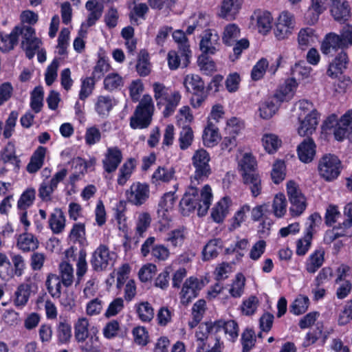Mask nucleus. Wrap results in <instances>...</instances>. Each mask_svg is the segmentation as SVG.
I'll use <instances>...</instances> for the list:
<instances>
[{
    "label": "nucleus",
    "mask_w": 352,
    "mask_h": 352,
    "mask_svg": "<svg viewBox=\"0 0 352 352\" xmlns=\"http://www.w3.org/2000/svg\"><path fill=\"white\" fill-rule=\"evenodd\" d=\"M14 276V269L7 256L0 254V277L2 280H9Z\"/></svg>",
    "instance_id": "nucleus-44"
},
{
    "label": "nucleus",
    "mask_w": 352,
    "mask_h": 352,
    "mask_svg": "<svg viewBox=\"0 0 352 352\" xmlns=\"http://www.w3.org/2000/svg\"><path fill=\"white\" fill-rule=\"evenodd\" d=\"M324 251L322 248L316 250L306 262V270L309 273H315L323 264Z\"/></svg>",
    "instance_id": "nucleus-31"
},
{
    "label": "nucleus",
    "mask_w": 352,
    "mask_h": 352,
    "mask_svg": "<svg viewBox=\"0 0 352 352\" xmlns=\"http://www.w3.org/2000/svg\"><path fill=\"white\" fill-rule=\"evenodd\" d=\"M241 173H252L257 172L256 170V162L254 157L250 153H245L239 163Z\"/></svg>",
    "instance_id": "nucleus-54"
},
{
    "label": "nucleus",
    "mask_w": 352,
    "mask_h": 352,
    "mask_svg": "<svg viewBox=\"0 0 352 352\" xmlns=\"http://www.w3.org/2000/svg\"><path fill=\"white\" fill-rule=\"evenodd\" d=\"M1 160L4 164H11L14 169L20 167L21 160L16 155V148L12 142H9L1 153Z\"/></svg>",
    "instance_id": "nucleus-25"
},
{
    "label": "nucleus",
    "mask_w": 352,
    "mask_h": 352,
    "mask_svg": "<svg viewBox=\"0 0 352 352\" xmlns=\"http://www.w3.org/2000/svg\"><path fill=\"white\" fill-rule=\"evenodd\" d=\"M128 202L136 206L145 204L150 197L149 185L144 182H133L125 192Z\"/></svg>",
    "instance_id": "nucleus-9"
},
{
    "label": "nucleus",
    "mask_w": 352,
    "mask_h": 352,
    "mask_svg": "<svg viewBox=\"0 0 352 352\" xmlns=\"http://www.w3.org/2000/svg\"><path fill=\"white\" fill-rule=\"evenodd\" d=\"M184 85L187 91L194 94L191 98L192 105L195 108L199 107L206 97L205 85L201 78L197 74H188L184 79Z\"/></svg>",
    "instance_id": "nucleus-6"
},
{
    "label": "nucleus",
    "mask_w": 352,
    "mask_h": 352,
    "mask_svg": "<svg viewBox=\"0 0 352 352\" xmlns=\"http://www.w3.org/2000/svg\"><path fill=\"white\" fill-rule=\"evenodd\" d=\"M14 30L17 41L19 36H21V47L25 52L26 56L29 59L32 58L41 44V40L36 36L34 28L21 24L16 26Z\"/></svg>",
    "instance_id": "nucleus-3"
},
{
    "label": "nucleus",
    "mask_w": 352,
    "mask_h": 352,
    "mask_svg": "<svg viewBox=\"0 0 352 352\" xmlns=\"http://www.w3.org/2000/svg\"><path fill=\"white\" fill-rule=\"evenodd\" d=\"M231 201L228 197L222 198L212 208L211 217L217 223H221L229 212Z\"/></svg>",
    "instance_id": "nucleus-27"
},
{
    "label": "nucleus",
    "mask_w": 352,
    "mask_h": 352,
    "mask_svg": "<svg viewBox=\"0 0 352 352\" xmlns=\"http://www.w3.org/2000/svg\"><path fill=\"white\" fill-rule=\"evenodd\" d=\"M136 70L141 76H148L151 72V64L148 60V54L145 51H141L139 54Z\"/></svg>",
    "instance_id": "nucleus-52"
},
{
    "label": "nucleus",
    "mask_w": 352,
    "mask_h": 352,
    "mask_svg": "<svg viewBox=\"0 0 352 352\" xmlns=\"http://www.w3.org/2000/svg\"><path fill=\"white\" fill-rule=\"evenodd\" d=\"M43 100V91L41 87L34 88L31 96L30 105L35 113H38L41 110Z\"/></svg>",
    "instance_id": "nucleus-61"
},
{
    "label": "nucleus",
    "mask_w": 352,
    "mask_h": 352,
    "mask_svg": "<svg viewBox=\"0 0 352 352\" xmlns=\"http://www.w3.org/2000/svg\"><path fill=\"white\" fill-rule=\"evenodd\" d=\"M136 166L135 160L133 158L127 160L119 170L117 182L120 186H124L131 177Z\"/></svg>",
    "instance_id": "nucleus-37"
},
{
    "label": "nucleus",
    "mask_w": 352,
    "mask_h": 352,
    "mask_svg": "<svg viewBox=\"0 0 352 352\" xmlns=\"http://www.w3.org/2000/svg\"><path fill=\"white\" fill-rule=\"evenodd\" d=\"M345 45L340 39V36L333 32L326 35L321 44L320 50L325 55H333L338 50H343Z\"/></svg>",
    "instance_id": "nucleus-15"
},
{
    "label": "nucleus",
    "mask_w": 352,
    "mask_h": 352,
    "mask_svg": "<svg viewBox=\"0 0 352 352\" xmlns=\"http://www.w3.org/2000/svg\"><path fill=\"white\" fill-rule=\"evenodd\" d=\"M122 160L121 151L117 147L108 148L102 160V166L105 172L111 173L116 170Z\"/></svg>",
    "instance_id": "nucleus-13"
},
{
    "label": "nucleus",
    "mask_w": 352,
    "mask_h": 352,
    "mask_svg": "<svg viewBox=\"0 0 352 352\" xmlns=\"http://www.w3.org/2000/svg\"><path fill=\"white\" fill-rule=\"evenodd\" d=\"M318 116H316V113H308L305 118L300 120V125L298 128V133L300 136H307L312 135L316 131L318 124Z\"/></svg>",
    "instance_id": "nucleus-18"
},
{
    "label": "nucleus",
    "mask_w": 352,
    "mask_h": 352,
    "mask_svg": "<svg viewBox=\"0 0 352 352\" xmlns=\"http://www.w3.org/2000/svg\"><path fill=\"white\" fill-rule=\"evenodd\" d=\"M174 173L175 171L171 168L159 166L151 177V182L155 185H158L160 182H168L173 179Z\"/></svg>",
    "instance_id": "nucleus-41"
},
{
    "label": "nucleus",
    "mask_w": 352,
    "mask_h": 352,
    "mask_svg": "<svg viewBox=\"0 0 352 352\" xmlns=\"http://www.w3.org/2000/svg\"><path fill=\"white\" fill-rule=\"evenodd\" d=\"M244 184L250 190L254 197L258 196L262 190V184L258 172L241 173Z\"/></svg>",
    "instance_id": "nucleus-22"
},
{
    "label": "nucleus",
    "mask_w": 352,
    "mask_h": 352,
    "mask_svg": "<svg viewBox=\"0 0 352 352\" xmlns=\"http://www.w3.org/2000/svg\"><path fill=\"white\" fill-rule=\"evenodd\" d=\"M49 226L54 234L63 232L65 226V217L60 208H55L49 219Z\"/></svg>",
    "instance_id": "nucleus-29"
},
{
    "label": "nucleus",
    "mask_w": 352,
    "mask_h": 352,
    "mask_svg": "<svg viewBox=\"0 0 352 352\" xmlns=\"http://www.w3.org/2000/svg\"><path fill=\"white\" fill-rule=\"evenodd\" d=\"M312 226L307 228L305 236L296 241V254L299 256H304L311 247L312 241Z\"/></svg>",
    "instance_id": "nucleus-42"
},
{
    "label": "nucleus",
    "mask_w": 352,
    "mask_h": 352,
    "mask_svg": "<svg viewBox=\"0 0 352 352\" xmlns=\"http://www.w3.org/2000/svg\"><path fill=\"white\" fill-rule=\"evenodd\" d=\"M243 2V0H223L219 16L228 20L234 19L242 7Z\"/></svg>",
    "instance_id": "nucleus-16"
},
{
    "label": "nucleus",
    "mask_w": 352,
    "mask_h": 352,
    "mask_svg": "<svg viewBox=\"0 0 352 352\" xmlns=\"http://www.w3.org/2000/svg\"><path fill=\"white\" fill-rule=\"evenodd\" d=\"M278 105L273 100H267L261 104L259 107V116L261 118L270 119L276 112Z\"/></svg>",
    "instance_id": "nucleus-57"
},
{
    "label": "nucleus",
    "mask_w": 352,
    "mask_h": 352,
    "mask_svg": "<svg viewBox=\"0 0 352 352\" xmlns=\"http://www.w3.org/2000/svg\"><path fill=\"white\" fill-rule=\"evenodd\" d=\"M300 160L304 163L311 162L316 155V144L314 140L307 138L301 142L297 148Z\"/></svg>",
    "instance_id": "nucleus-19"
},
{
    "label": "nucleus",
    "mask_w": 352,
    "mask_h": 352,
    "mask_svg": "<svg viewBox=\"0 0 352 352\" xmlns=\"http://www.w3.org/2000/svg\"><path fill=\"white\" fill-rule=\"evenodd\" d=\"M352 236V221L345 217L342 223L326 232L324 242L330 244L340 237H351Z\"/></svg>",
    "instance_id": "nucleus-12"
},
{
    "label": "nucleus",
    "mask_w": 352,
    "mask_h": 352,
    "mask_svg": "<svg viewBox=\"0 0 352 352\" xmlns=\"http://www.w3.org/2000/svg\"><path fill=\"white\" fill-rule=\"evenodd\" d=\"M268 61L265 58H261L253 67L251 77L253 80H258L262 78L268 67Z\"/></svg>",
    "instance_id": "nucleus-64"
},
{
    "label": "nucleus",
    "mask_w": 352,
    "mask_h": 352,
    "mask_svg": "<svg viewBox=\"0 0 352 352\" xmlns=\"http://www.w3.org/2000/svg\"><path fill=\"white\" fill-rule=\"evenodd\" d=\"M115 259L116 254L106 245L100 244L92 253L90 263L94 271L102 272L113 265Z\"/></svg>",
    "instance_id": "nucleus-8"
},
{
    "label": "nucleus",
    "mask_w": 352,
    "mask_h": 352,
    "mask_svg": "<svg viewBox=\"0 0 352 352\" xmlns=\"http://www.w3.org/2000/svg\"><path fill=\"white\" fill-rule=\"evenodd\" d=\"M186 239V230L184 228L170 231L166 239V241L175 248L180 247Z\"/></svg>",
    "instance_id": "nucleus-50"
},
{
    "label": "nucleus",
    "mask_w": 352,
    "mask_h": 352,
    "mask_svg": "<svg viewBox=\"0 0 352 352\" xmlns=\"http://www.w3.org/2000/svg\"><path fill=\"white\" fill-rule=\"evenodd\" d=\"M196 184L197 182L190 184L179 204L184 214L197 209L198 214L204 216L207 213L211 204L212 190L208 185H206L199 194L195 187Z\"/></svg>",
    "instance_id": "nucleus-1"
},
{
    "label": "nucleus",
    "mask_w": 352,
    "mask_h": 352,
    "mask_svg": "<svg viewBox=\"0 0 352 352\" xmlns=\"http://www.w3.org/2000/svg\"><path fill=\"white\" fill-rule=\"evenodd\" d=\"M240 29L235 23H230L224 28L222 40L225 45L230 46L238 41L240 36Z\"/></svg>",
    "instance_id": "nucleus-36"
},
{
    "label": "nucleus",
    "mask_w": 352,
    "mask_h": 352,
    "mask_svg": "<svg viewBox=\"0 0 352 352\" xmlns=\"http://www.w3.org/2000/svg\"><path fill=\"white\" fill-rule=\"evenodd\" d=\"M123 85L122 78L118 74H108L104 80V87L109 91L120 89Z\"/></svg>",
    "instance_id": "nucleus-55"
},
{
    "label": "nucleus",
    "mask_w": 352,
    "mask_h": 352,
    "mask_svg": "<svg viewBox=\"0 0 352 352\" xmlns=\"http://www.w3.org/2000/svg\"><path fill=\"white\" fill-rule=\"evenodd\" d=\"M331 12L335 20L346 21L350 16V7L346 1H331Z\"/></svg>",
    "instance_id": "nucleus-26"
},
{
    "label": "nucleus",
    "mask_w": 352,
    "mask_h": 352,
    "mask_svg": "<svg viewBox=\"0 0 352 352\" xmlns=\"http://www.w3.org/2000/svg\"><path fill=\"white\" fill-rule=\"evenodd\" d=\"M297 85L295 79H287L277 91L274 98L280 102L290 100L294 96Z\"/></svg>",
    "instance_id": "nucleus-21"
},
{
    "label": "nucleus",
    "mask_w": 352,
    "mask_h": 352,
    "mask_svg": "<svg viewBox=\"0 0 352 352\" xmlns=\"http://www.w3.org/2000/svg\"><path fill=\"white\" fill-rule=\"evenodd\" d=\"M222 249V242L219 239L210 240L204 246L203 256L204 260H210L217 256Z\"/></svg>",
    "instance_id": "nucleus-39"
},
{
    "label": "nucleus",
    "mask_w": 352,
    "mask_h": 352,
    "mask_svg": "<svg viewBox=\"0 0 352 352\" xmlns=\"http://www.w3.org/2000/svg\"><path fill=\"white\" fill-rule=\"evenodd\" d=\"M181 100V95L177 91H172L168 94V96L166 97L162 102V106H165V109L163 111L164 117H168L175 110L178 106Z\"/></svg>",
    "instance_id": "nucleus-35"
},
{
    "label": "nucleus",
    "mask_w": 352,
    "mask_h": 352,
    "mask_svg": "<svg viewBox=\"0 0 352 352\" xmlns=\"http://www.w3.org/2000/svg\"><path fill=\"white\" fill-rule=\"evenodd\" d=\"M62 282L59 276L54 274H48L45 285L47 289L53 298H59L61 294Z\"/></svg>",
    "instance_id": "nucleus-38"
},
{
    "label": "nucleus",
    "mask_w": 352,
    "mask_h": 352,
    "mask_svg": "<svg viewBox=\"0 0 352 352\" xmlns=\"http://www.w3.org/2000/svg\"><path fill=\"white\" fill-rule=\"evenodd\" d=\"M219 138L218 128L212 121H208L202 135L204 145L208 147H212L217 144Z\"/></svg>",
    "instance_id": "nucleus-30"
},
{
    "label": "nucleus",
    "mask_w": 352,
    "mask_h": 352,
    "mask_svg": "<svg viewBox=\"0 0 352 352\" xmlns=\"http://www.w3.org/2000/svg\"><path fill=\"white\" fill-rule=\"evenodd\" d=\"M59 277L63 285L66 287H70L74 280V272L72 265L67 261H63L59 264Z\"/></svg>",
    "instance_id": "nucleus-33"
},
{
    "label": "nucleus",
    "mask_w": 352,
    "mask_h": 352,
    "mask_svg": "<svg viewBox=\"0 0 352 352\" xmlns=\"http://www.w3.org/2000/svg\"><path fill=\"white\" fill-rule=\"evenodd\" d=\"M47 148L44 146H38L30 157V161L27 165V170L30 173L37 172L43 165Z\"/></svg>",
    "instance_id": "nucleus-24"
},
{
    "label": "nucleus",
    "mask_w": 352,
    "mask_h": 352,
    "mask_svg": "<svg viewBox=\"0 0 352 352\" xmlns=\"http://www.w3.org/2000/svg\"><path fill=\"white\" fill-rule=\"evenodd\" d=\"M89 320L85 317L79 318L74 324V337L78 342H84L89 338Z\"/></svg>",
    "instance_id": "nucleus-32"
},
{
    "label": "nucleus",
    "mask_w": 352,
    "mask_h": 352,
    "mask_svg": "<svg viewBox=\"0 0 352 352\" xmlns=\"http://www.w3.org/2000/svg\"><path fill=\"white\" fill-rule=\"evenodd\" d=\"M198 65L201 72L209 75L216 70L215 63L206 55H200L197 60Z\"/></svg>",
    "instance_id": "nucleus-63"
},
{
    "label": "nucleus",
    "mask_w": 352,
    "mask_h": 352,
    "mask_svg": "<svg viewBox=\"0 0 352 352\" xmlns=\"http://www.w3.org/2000/svg\"><path fill=\"white\" fill-rule=\"evenodd\" d=\"M316 38L314 30L312 28L301 29L298 34V47L301 50H305L311 43L314 42Z\"/></svg>",
    "instance_id": "nucleus-40"
},
{
    "label": "nucleus",
    "mask_w": 352,
    "mask_h": 352,
    "mask_svg": "<svg viewBox=\"0 0 352 352\" xmlns=\"http://www.w3.org/2000/svg\"><path fill=\"white\" fill-rule=\"evenodd\" d=\"M137 311L140 318L144 322L151 321L154 316V310L148 302L140 303Z\"/></svg>",
    "instance_id": "nucleus-62"
},
{
    "label": "nucleus",
    "mask_w": 352,
    "mask_h": 352,
    "mask_svg": "<svg viewBox=\"0 0 352 352\" xmlns=\"http://www.w3.org/2000/svg\"><path fill=\"white\" fill-rule=\"evenodd\" d=\"M220 47L219 36L213 30H206L201 36L199 50L203 55H213L219 51Z\"/></svg>",
    "instance_id": "nucleus-11"
},
{
    "label": "nucleus",
    "mask_w": 352,
    "mask_h": 352,
    "mask_svg": "<svg viewBox=\"0 0 352 352\" xmlns=\"http://www.w3.org/2000/svg\"><path fill=\"white\" fill-rule=\"evenodd\" d=\"M204 287V282L195 277L187 278L180 292V301L183 305H188L192 299L198 296L199 292Z\"/></svg>",
    "instance_id": "nucleus-10"
},
{
    "label": "nucleus",
    "mask_w": 352,
    "mask_h": 352,
    "mask_svg": "<svg viewBox=\"0 0 352 352\" xmlns=\"http://www.w3.org/2000/svg\"><path fill=\"white\" fill-rule=\"evenodd\" d=\"M148 6L145 3L135 4L129 14L132 23L138 25L139 19L145 20L146 14L148 13Z\"/></svg>",
    "instance_id": "nucleus-53"
},
{
    "label": "nucleus",
    "mask_w": 352,
    "mask_h": 352,
    "mask_svg": "<svg viewBox=\"0 0 352 352\" xmlns=\"http://www.w3.org/2000/svg\"><path fill=\"white\" fill-rule=\"evenodd\" d=\"M287 194L290 203L289 212L292 217L301 215L307 208V200L298 186L293 181L287 184Z\"/></svg>",
    "instance_id": "nucleus-7"
},
{
    "label": "nucleus",
    "mask_w": 352,
    "mask_h": 352,
    "mask_svg": "<svg viewBox=\"0 0 352 352\" xmlns=\"http://www.w3.org/2000/svg\"><path fill=\"white\" fill-rule=\"evenodd\" d=\"M153 89L157 106L158 108H161L162 107V101L166 99V97L168 96V94H170L172 90L159 82H155L153 84Z\"/></svg>",
    "instance_id": "nucleus-47"
},
{
    "label": "nucleus",
    "mask_w": 352,
    "mask_h": 352,
    "mask_svg": "<svg viewBox=\"0 0 352 352\" xmlns=\"http://www.w3.org/2000/svg\"><path fill=\"white\" fill-rule=\"evenodd\" d=\"M173 38L178 44L179 50L182 55L184 67H186L190 62L191 51L186 34L182 30H176L173 33Z\"/></svg>",
    "instance_id": "nucleus-17"
},
{
    "label": "nucleus",
    "mask_w": 352,
    "mask_h": 352,
    "mask_svg": "<svg viewBox=\"0 0 352 352\" xmlns=\"http://www.w3.org/2000/svg\"><path fill=\"white\" fill-rule=\"evenodd\" d=\"M56 331L58 340L62 343L67 342L72 338L71 325L65 320L58 322Z\"/></svg>",
    "instance_id": "nucleus-58"
},
{
    "label": "nucleus",
    "mask_w": 352,
    "mask_h": 352,
    "mask_svg": "<svg viewBox=\"0 0 352 352\" xmlns=\"http://www.w3.org/2000/svg\"><path fill=\"white\" fill-rule=\"evenodd\" d=\"M210 160V155L205 149L200 148L195 152L192 157V163L195 168V173L191 177L192 184L195 182L199 184L209 177L211 173Z\"/></svg>",
    "instance_id": "nucleus-4"
},
{
    "label": "nucleus",
    "mask_w": 352,
    "mask_h": 352,
    "mask_svg": "<svg viewBox=\"0 0 352 352\" xmlns=\"http://www.w3.org/2000/svg\"><path fill=\"white\" fill-rule=\"evenodd\" d=\"M116 104L113 98L109 96H100L97 98L95 109L101 117H107Z\"/></svg>",
    "instance_id": "nucleus-28"
},
{
    "label": "nucleus",
    "mask_w": 352,
    "mask_h": 352,
    "mask_svg": "<svg viewBox=\"0 0 352 352\" xmlns=\"http://www.w3.org/2000/svg\"><path fill=\"white\" fill-rule=\"evenodd\" d=\"M16 44L17 38H16L14 29L9 34L0 32V50L1 52H8L13 50Z\"/></svg>",
    "instance_id": "nucleus-46"
},
{
    "label": "nucleus",
    "mask_w": 352,
    "mask_h": 352,
    "mask_svg": "<svg viewBox=\"0 0 352 352\" xmlns=\"http://www.w3.org/2000/svg\"><path fill=\"white\" fill-rule=\"evenodd\" d=\"M243 129V122L234 117L228 120L226 127L225 128V133L236 138Z\"/></svg>",
    "instance_id": "nucleus-60"
},
{
    "label": "nucleus",
    "mask_w": 352,
    "mask_h": 352,
    "mask_svg": "<svg viewBox=\"0 0 352 352\" xmlns=\"http://www.w3.org/2000/svg\"><path fill=\"white\" fill-rule=\"evenodd\" d=\"M272 209L274 215L278 218L283 217L287 211V200L283 193L276 194L274 198Z\"/></svg>",
    "instance_id": "nucleus-45"
},
{
    "label": "nucleus",
    "mask_w": 352,
    "mask_h": 352,
    "mask_svg": "<svg viewBox=\"0 0 352 352\" xmlns=\"http://www.w3.org/2000/svg\"><path fill=\"white\" fill-rule=\"evenodd\" d=\"M256 18L259 32L266 33L271 30L273 19L270 12L267 11L259 12Z\"/></svg>",
    "instance_id": "nucleus-51"
},
{
    "label": "nucleus",
    "mask_w": 352,
    "mask_h": 352,
    "mask_svg": "<svg viewBox=\"0 0 352 352\" xmlns=\"http://www.w3.org/2000/svg\"><path fill=\"white\" fill-rule=\"evenodd\" d=\"M154 110L152 97L148 94L144 95L130 118L131 127L133 129L147 128L151 123Z\"/></svg>",
    "instance_id": "nucleus-2"
},
{
    "label": "nucleus",
    "mask_w": 352,
    "mask_h": 352,
    "mask_svg": "<svg viewBox=\"0 0 352 352\" xmlns=\"http://www.w3.org/2000/svg\"><path fill=\"white\" fill-rule=\"evenodd\" d=\"M39 241L38 239L31 233L27 231L21 234L18 239L16 246L23 252H34L38 248Z\"/></svg>",
    "instance_id": "nucleus-20"
},
{
    "label": "nucleus",
    "mask_w": 352,
    "mask_h": 352,
    "mask_svg": "<svg viewBox=\"0 0 352 352\" xmlns=\"http://www.w3.org/2000/svg\"><path fill=\"white\" fill-rule=\"evenodd\" d=\"M261 142L265 150L268 153H275L281 145V140L272 133H265L263 135Z\"/></svg>",
    "instance_id": "nucleus-43"
},
{
    "label": "nucleus",
    "mask_w": 352,
    "mask_h": 352,
    "mask_svg": "<svg viewBox=\"0 0 352 352\" xmlns=\"http://www.w3.org/2000/svg\"><path fill=\"white\" fill-rule=\"evenodd\" d=\"M32 285L28 283H23L20 285L15 293L14 303L16 307H24L30 296Z\"/></svg>",
    "instance_id": "nucleus-34"
},
{
    "label": "nucleus",
    "mask_w": 352,
    "mask_h": 352,
    "mask_svg": "<svg viewBox=\"0 0 352 352\" xmlns=\"http://www.w3.org/2000/svg\"><path fill=\"white\" fill-rule=\"evenodd\" d=\"M193 139L194 135L192 129L188 126H184L179 133L178 140L179 148L182 150L187 149L191 146Z\"/></svg>",
    "instance_id": "nucleus-56"
},
{
    "label": "nucleus",
    "mask_w": 352,
    "mask_h": 352,
    "mask_svg": "<svg viewBox=\"0 0 352 352\" xmlns=\"http://www.w3.org/2000/svg\"><path fill=\"white\" fill-rule=\"evenodd\" d=\"M348 63L347 54L344 50H341L329 63L327 74L332 78L338 77L346 69Z\"/></svg>",
    "instance_id": "nucleus-14"
},
{
    "label": "nucleus",
    "mask_w": 352,
    "mask_h": 352,
    "mask_svg": "<svg viewBox=\"0 0 352 352\" xmlns=\"http://www.w3.org/2000/svg\"><path fill=\"white\" fill-rule=\"evenodd\" d=\"M36 190L34 188H28L21 195L17 202V208L21 210H26L30 207L35 199Z\"/></svg>",
    "instance_id": "nucleus-49"
},
{
    "label": "nucleus",
    "mask_w": 352,
    "mask_h": 352,
    "mask_svg": "<svg viewBox=\"0 0 352 352\" xmlns=\"http://www.w3.org/2000/svg\"><path fill=\"white\" fill-rule=\"evenodd\" d=\"M151 222V217L148 212H140L136 221V234L142 236L149 228Z\"/></svg>",
    "instance_id": "nucleus-59"
},
{
    "label": "nucleus",
    "mask_w": 352,
    "mask_h": 352,
    "mask_svg": "<svg viewBox=\"0 0 352 352\" xmlns=\"http://www.w3.org/2000/svg\"><path fill=\"white\" fill-rule=\"evenodd\" d=\"M309 302L308 297L298 296L290 305V312L296 316L304 314L308 309Z\"/></svg>",
    "instance_id": "nucleus-48"
},
{
    "label": "nucleus",
    "mask_w": 352,
    "mask_h": 352,
    "mask_svg": "<svg viewBox=\"0 0 352 352\" xmlns=\"http://www.w3.org/2000/svg\"><path fill=\"white\" fill-rule=\"evenodd\" d=\"M85 8L89 12L87 19V26L91 27L101 17L104 7L98 0H89Z\"/></svg>",
    "instance_id": "nucleus-23"
},
{
    "label": "nucleus",
    "mask_w": 352,
    "mask_h": 352,
    "mask_svg": "<svg viewBox=\"0 0 352 352\" xmlns=\"http://www.w3.org/2000/svg\"><path fill=\"white\" fill-rule=\"evenodd\" d=\"M341 168V161L333 154H325L318 161L319 175L327 182L336 179L340 173Z\"/></svg>",
    "instance_id": "nucleus-5"
}]
</instances>
